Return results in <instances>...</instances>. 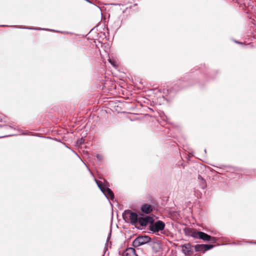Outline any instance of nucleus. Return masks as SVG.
I'll return each mask as SVG.
<instances>
[{
    "label": "nucleus",
    "mask_w": 256,
    "mask_h": 256,
    "mask_svg": "<svg viewBox=\"0 0 256 256\" xmlns=\"http://www.w3.org/2000/svg\"><path fill=\"white\" fill-rule=\"evenodd\" d=\"M186 234L194 237V238H199L205 241L212 240L214 242H216V238H212L208 234L202 232H196V230L192 228H188L186 230Z\"/></svg>",
    "instance_id": "f257e3e1"
},
{
    "label": "nucleus",
    "mask_w": 256,
    "mask_h": 256,
    "mask_svg": "<svg viewBox=\"0 0 256 256\" xmlns=\"http://www.w3.org/2000/svg\"><path fill=\"white\" fill-rule=\"evenodd\" d=\"M124 217L125 219L127 218L128 220L133 224L138 223V214L135 212H132L130 210L126 211Z\"/></svg>",
    "instance_id": "f03ea898"
},
{
    "label": "nucleus",
    "mask_w": 256,
    "mask_h": 256,
    "mask_svg": "<svg viewBox=\"0 0 256 256\" xmlns=\"http://www.w3.org/2000/svg\"><path fill=\"white\" fill-rule=\"evenodd\" d=\"M150 240V238L148 236H141L136 238L133 242L132 244L134 247H138L148 243Z\"/></svg>",
    "instance_id": "7ed1b4c3"
},
{
    "label": "nucleus",
    "mask_w": 256,
    "mask_h": 256,
    "mask_svg": "<svg viewBox=\"0 0 256 256\" xmlns=\"http://www.w3.org/2000/svg\"><path fill=\"white\" fill-rule=\"evenodd\" d=\"M165 224L164 222L160 220H158L154 224H152L150 230L154 232H158L160 230H163L164 228Z\"/></svg>",
    "instance_id": "20e7f679"
},
{
    "label": "nucleus",
    "mask_w": 256,
    "mask_h": 256,
    "mask_svg": "<svg viewBox=\"0 0 256 256\" xmlns=\"http://www.w3.org/2000/svg\"><path fill=\"white\" fill-rule=\"evenodd\" d=\"M154 219L152 218L150 216H146L138 218V223L141 226H146L148 222L152 223Z\"/></svg>",
    "instance_id": "39448f33"
},
{
    "label": "nucleus",
    "mask_w": 256,
    "mask_h": 256,
    "mask_svg": "<svg viewBox=\"0 0 256 256\" xmlns=\"http://www.w3.org/2000/svg\"><path fill=\"white\" fill-rule=\"evenodd\" d=\"M214 246L212 244H196L194 246V248L196 252H204L207 250L213 248Z\"/></svg>",
    "instance_id": "423d86ee"
},
{
    "label": "nucleus",
    "mask_w": 256,
    "mask_h": 256,
    "mask_svg": "<svg viewBox=\"0 0 256 256\" xmlns=\"http://www.w3.org/2000/svg\"><path fill=\"white\" fill-rule=\"evenodd\" d=\"M102 192L105 195V196L108 199H110V200H114V193L109 188L106 187L104 190H103Z\"/></svg>",
    "instance_id": "0eeeda50"
},
{
    "label": "nucleus",
    "mask_w": 256,
    "mask_h": 256,
    "mask_svg": "<svg viewBox=\"0 0 256 256\" xmlns=\"http://www.w3.org/2000/svg\"><path fill=\"white\" fill-rule=\"evenodd\" d=\"M152 210V208L148 204H144L141 206V210L146 214H150Z\"/></svg>",
    "instance_id": "6e6552de"
},
{
    "label": "nucleus",
    "mask_w": 256,
    "mask_h": 256,
    "mask_svg": "<svg viewBox=\"0 0 256 256\" xmlns=\"http://www.w3.org/2000/svg\"><path fill=\"white\" fill-rule=\"evenodd\" d=\"M182 251L185 254H190L192 253L190 244H188L183 245L182 246Z\"/></svg>",
    "instance_id": "1a4fd4ad"
},
{
    "label": "nucleus",
    "mask_w": 256,
    "mask_h": 256,
    "mask_svg": "<svg viewBox=\"0 0 256 256\" xmlns=\"http://www.w3.org/2000/svg\"><path fill=\"white\" fill-rule=\"evenodd\" d=\"M124 256H136V252L134 248H127L124 254Z\"/></svg>",
    "instance_id": "9d476101"
},
{
    "label": "nucleus",
    "mask_w": 256,
    "mask_h": 256,
    "mask_svg": "<svg viewBox=\"0 0 256 256\" xmlns=\"http://www.w3.org/2000/svg\"><path fill=\"white\" fill-rule=\"evenodd\" d=\"M96 182L98 186L100 188V190L102 192L103 190H104L106 187L104 186H103L102 182L98 181L96 180Z\"/></svg>",
    "instance_id": "9b49d317"
},
{
    "label": "nucleus",
    "mask_w": 256,
    "mask_h": 256,
    "mask_svg": "<svg viewBox=\"0 0 256 256\" xmlns=\"http://www.w3.org/2000/svg\"><path fill=\"white\" fill-rule=\"evenodd\" d=\"M198 179L199 180H202V188H204L205 186H206V184H205V182L204 181V180H203L201 176H198Z\"/></svg>",
    "instance_id": "f8f14e48"
},
{
    "label": "nucleus",
    "mask_w": 256,
    "mask_h": 256,
    "mask_svg": "<svg viewBox=\"0 0 256 256\" xmlns=\"http://www.w3.org/2000/svg\"><path fill=\"white\" fill-rule=\"evenodd\" d=\"M109 62L114 66H116V62L110 59L108 60Z\"/></svg>",
    "instance_id": "ddd939ff"
},
{
    "label": "nucleus",
    "mask_w": 256,
    "mask_h": 256,
    "mask_svg": "<svg viewBox=\"0 0 256 256\" xmlns=\"http://www.w3.org/2000/svg\"><path fill=\"white\" fill-rule=\"evenodd\" d=\"M99 27H100V26H96V27L92 29V30H91L90 32H92V30H96H96H98V28Z\"/></svg>",
    "instance_id": "4468645a"
},
{
    "label": "nucleus",
    "mask_w": 256,
    "mask_h": 256,
    "mask_svg": "<svg viewBox=\"0 0 256 256\" xmlns=\"http://www.w3.org/2000/svg\"><path fill=\"white\" fill-rule=\"evenodd\" d=\"M78 142H79L80 144H82L84 142V140L82 139H81L80 140L78 141Z\"/></svg>",
    "instance_id": "2eb2a0df"
},
{
    "label": "nucleus",
    "mask_w": 256,
    "mask_h": 256,
    "mask_svg": "<svg viewBox=\"0 0 256 256\" xmlns=\"http://www.w3.org/2000/svg\"><path fill=\"white\" fill-rule=\"evenodd\" d=\"M97 158L99 160H101L102 156L100 155H97Z\"/></svg>",
    "instance_id": "dca6fc26"
},
{
    "label": "nucleus",
    "mask_w": 256,
    "mask_h": 256,
    "mask_svg": "<svg viewBox=\"0 0 256 256\" xmlns=\"http://www.w3.org/2000/svg\"><path fill=\"white\" fill-rule=\"evenodd\" d=\"M54 32H60V31H55Z\"/></svg>",
    "instance_id": "f3484780"
},
{
    "label": "nucleus",
    "mask_w": 256,
    "mask_h": 256,
    "mask_svg": "<svg viewBox=\"0 0 256 256\" xmlns=\"http://www.w3.org/2000/svg\"><path fill=\"white\" fill-rule=\"evenodd\" d=\"M36 30H38V28H36ZM41 30H44V29H40Z\"/></svg>",
    "instance_id": "a211bd4d"
}]
</instances>
